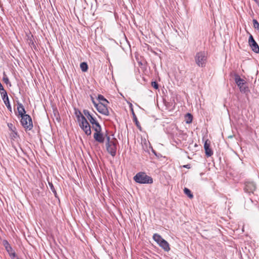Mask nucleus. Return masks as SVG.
<instances>
[{"instance_id":"1","label":"nucleus","mask_w":259,"mask_h":259,"mask_svg":"<svg viewBox=\"0 0 259 259\" xmlns=\"http://www.w3.org/2000/svg\"><path fill=\"white\" fill-rule=\"evenodd\" d=\"M134 180L136 182L139 184H152L153 183L152 178L143 172L137 173L134 176Z\"/></svg>"},{"instance_id":"2","label":"nucleus","mask_w":259,"mask_h":259,"mask_svg":"<svg viewBox=\"0 0 259 259\" xmlns=\"http://www.w3.org/2000/svg\"><path fill=\"white\" fill-rule=\"evenodd\" d=\"M234 80L241 93H246L249 92L246 81L244 79H242L238 74H235Z\"/></svg>"},{"instance_id":"3","label":"nucleus","mask_w":259,"mask_h":259,"mask_svg":"<svg viewBox=\"0 0 259 259\" xmlns=\"http://www.w3.org/2000/svg\"><path fill=\"white\" fill-rule=\"evenodd\" d=\"M207 59V54L204 51L197 53L195 56V62L200 67H203L205 66Z\"/></svg>"},{"instance_id":"4","label":"nucleus","mask_w":259,"mask_h":259,"mask_svg":"<svg viewBox=\"0 0 259 259\" xmlns=\"http://www.w3.org/2000/svg\"><path fill=\"white\" fill-rule=\"evenodd\" d=\"M153 239L164 251H168L170 250L168 243L160 235L157 233L154 234Z\"/></svg>"},{"instance_id":"5","label":"nucleus","mask_w":259,"mask_h":259,"mask_svg":"<svg viewBox=\"0 0 259 259\" xmlns=\"http://www.w3.org/2000/svg\"><path fill=\"white\" fill-rule=\"evenodd\" d=\"M21 117V123L24 128L26 130H31L33 127V124L31 117L28 114Z\"/></svg>"},{"instance_id":"6","label":"nucleus","mask_w":259,"mask_h":259,"mask_svg":"<svg viewBox=\"0 0 259 259\" xmlns=\"http://www.w3.org/2000/svg\"><path fill=\"white\" fill-rule=\"evenodd\" d=\"M82 119L83 120L77 122L78 125L86 135L91 136L92 134L91 126L86 118H83Z\"/></svg>"},{"instance_id":"7","label":"nucleus","mask_w":259,"mask_h":259,"mask_svg":"<svg viewBox=\"0 0 259 259\" xmlns=\"http://www.w3.org/2000/svg\"><path fill=\"white\" fill-rule=\"evenodd\" d=\"M96 109L99 112L104 115H109V112L107 108V104H105L103 102H101L96 105Z\"/></svg>"},{"instance_id":"8","label":"nucleus","mask_w":259,"mask_h":259,"mask_svg":"<svg viewBox=\"0 0 259 259\" xmlns=\"http://www.w3.org/2000/svg\"><path fill=\"white\" fill-rule=\"evenodd\" d=\"M117 143V141H114V142H111L106 145L107 152L113 157L115 156L116 154Z\"/></svg>"},{"instance_id":"9","label":"nucleus","mask_w":259,"mask_h":259,"mask_svg":"<svg viewBox=\"0 0 259 259\" xmlns=\"http://www.w3.org/2000/svg\"><path fill=\"white\" fill-rule=\"evenodd\" d=\"M248 44L252 50L256 53H259V47L258 44L254 39L252 35L251 34L250 35L248 39Z\"/></svg>"},{"instance_id":"10","label":"nucleus","mask_w":259,"mask_h":259,"mask_svg":"<svg viewBox=\"0 0 259 259\" xmlns=\"http://www.w3.org/2000/svg\"><path fill=\"white\" fill-rule=\"evenodd\" d=\"M244 191L248 193H253L256 189L255 185L252 182H246L245 183Z\"/></svg>"},{"instance_id":"11","label":"nucleus","mask_w":259,"mask_h":259,"mask_svg":"<svg viewBox=\"0 0 259 259\" xmlns=\"http://www.w3.org/2000/svg\"><path fill=\"white\" fill-rule=\"evenodd\" d=\"M94 138L97 142L103 143L105 138L104 137L103 134L102 133V131H99V132H97L94 134Z\"/></svg>"},{"instance_id":"12","label":"nucleus","mask_w":259,"mask_h":259,"mask_svg":"<svg viewBox=\"0 0 259 259\" xmlns=\"http://www.w3.org/2000/svg\"><path fill=\"white\" fill-rule=\"evenodd\" d=\"M83 113L91 124L94 123L97 120L96 118L93 117L88 110H83Z\"/></svg>"},{"instance_id":"13","label":"nucleus","mask_w":259,"mask_h":259,"mask_svg":"<svg viewBox=\"0 0 259 259\" xmlns=\"http://www.w3.org/2000/svg\"><path fill=\"white\" fill-rule=\"evenodd\" d=\"M74 114L76 117L77 122L83 120L82 118H85L84 116L81 113V111L78 109H74Z\"/></svg>"},{"instance_id":"14","label":"nucleus","mask_w":259,"mask_h":259,"mask_svg":"<svg viewBox=\"0 0 259 259\" xmlns=\"http://www.w3.org/2000/svg\"><path fill=\"white\" fill-rule=\"evenodd\" d=\"M17 110H18L19 114L21 116L26 115L25 114L26 111L25 110L24 107L21 103H18Z\"/></svg>"},{"instance_id":"15","label":"nucleus","mask_w":259,"mask_h":259,"mask_svg":"<svg viewBox=\"0 0 259 259\" xmlns=\"http://www.w3.org/2000/svg\"><path fill=\"white\" fill-rule=\"evenodd\" d=\"M3 244L5 247L6 250L8 252L9 254L13 252V248L11 246L10 244L9 243V242L5 240L3 241Z\"/></svg>"},{"instance_id":"16","label":"nucleus","mask_w":259,"mask_h":259,"mask_svg":"<svg viewBox=\"0 0 259 259\" xmlns=\"http://www.w3.org/2000/svg\"><path fill=\"white\" fill-rule=\"evenodd\" d=\"M93 128L95 130V132L102 131V128L99 123L96 120L94 123H93Z\"/></svg>"},{"instance_id":"17","label":"nucleus","mask_w":259,"mask_h":259,"mask_svg":"<svg viewBox=\"0 0 259 259\" xmlns=\"http://www.w3.org/2000/svg\"><path fill=\"white\" fill-rule=\"evenodd\" d=\"M3 100L4 101V102L6 105V107H7V108L8 109V110L12 112V107L9 102V97L3 99Z\"/></svg>"},{"instance_id":"18","label":"nucleus","mask_w":259,"mask_h":259,"mask_svg":"<svg viewBox=\"0 0 259 259\" xmlns=\"http://www.w3.org/2000/svg\"><path fill=\"white\" fill-rule=\"evenodd\" d=\"M80 67L82 71L86 72L88 69V65L85 62H82L80 63Z\"/></svg>"},{"instance_id":"19","label":"nucleus","mask_w":259,"mask_h":259,"mask_svg":"<svg viewBox=\"0 0 259 259\" xmlns=\"http://www.w3.org/2000/svg\"><path fill=\"white\" fill-rule=\"evenodd\" d=\"M8 126L9 129L12 132H13V136L15 137V135L17 136V133L16 132V127L13 126V124L12 123H8Z\"/></svg>"},{"instance_id":"20","label":"nucleus","mask_w":259,"mask_h":259,"mask_svg":"<svg viewBox=\"0 0 259 259\" xmlns=\"http://www.w3.org/2000/svg\"><path fill=\"white\" fill-rule=\"evenodd\" d=\"M184 192L190 198H192L193 197V195L192 194L191 191L188 188H185L184 189Z\"/></svg>"},{"instance_id":"21","label":"nucleus","mask_w":259,"mask_h":259,"mask_svg":"<svg viewBox=\"0 0 259 259\" xmlns=\"http://www.w3.org/2000/svg\"><path fill=\"white\" fill-rule=\"evenodd\" d=\"M98 100L99 101L100 103L103 102V103H105V104H108L109 103L108 101H107V100H106L104 97V96L101 95H98Z\"/></svg>"},{"instance_id":"22","label":"nucleus","mask_w":259,"mask_h":259,"mask_svg":"<svg viewBox=\"0 0 259 259\" xmlns=\"http://www.w3.org/2000/svg\"><path fill=\"white\" fill-rule=\"evenodd\" d=\"M106 142L105 145L109 144L111 142H114V141H117V140L115 138H113L111 140L110 137L107 135H106Z\"/></svg>"},{"instance_id":"23","label":"nucleus","mask_w":259,"mask_h":259,"mask_svg":"<svg viewBox=\"0 0 259 259\" xmlns=\"http://www.w3.org/2000/svg\"><path fill=\"white\" fill-rule=\"evenodd\" d=\"M0 91H1V94L2 96V99L8 97L7 93L6 91H5L4 90L3 87V89L2 90H0Z\"/></svg>"},{"instance_id":"24","label":"nucleus","mask_w":259,"mask_h":259,"mask_svg":"<svg viewBox=\"0 0 259 259\" xmlns=\"http://www.w3.org/2000/svg\"><path fill=\"white\" fill-rule=\"evenodd\" d=\"M205 152L207 157H210L213 154V152L210 148L205 149Z\"/></svg>"},{"instance_id":"25","label":"nucleus","mask_w":259,"mask_h":259,"mask_svg":"<svg viewBox=\"0 0 259 259\" xmlns=\"http://www.w3.org/2000/svg\"><path fill=\"white\" fill-rule=\"evenodd\" d=\"M3 80L4 81V82L6 83L7 84H10V85H11V83L9 81V79L7 75L5 73H4Z\"/></svg>"},{"instance_id":"26","label":"nucleus","mask_w":259,"mask_h":259,"mask_svg":"<svg viewBox=\"0 0 259 259\" xmlns=\"http://www.w3.org/2000/svg\"><path fill=\"white\" fill-rule=\"evenodd\" d=\"M133 120L135 122L136 126L140 130H141V126L140 125V122L138 121V119L137 117H135V118H133Z\"/></svg>"},{"instance_id":"27","label":"nucleus","mask_w":259,"mask_h":259,"mask_svg":"<svg viewBox=\"0 0 259 259\" xmlns=\"http://www.w3.org/2000/svg\"><path fill=\"white\" fill-rule=\"evenodd\" d=\"M9 255L10 256L12 259H19L14 251L9 254Z\"/></svg>"},{"instance_id":"28","label":"nucleus","mask_w":259,"mask_h":259,"mask_svg":"<svg viewBox=\"0 0 259 259\" xmlns=\"http://www.w3.org/2000/svg\"><path fill=\"white\" fill-rule=\"evenodd\" d=\"M187 115L188 116V120L187 121V123H191L192 121V116L191 114L188 113Z\"/></svg>"},{"instance_id":"29","label":"nucleus","mask_w":259,"mask_h":259,"mask_svg":"<svg viewBox=\"0 0 259 259\" xmlns=\"http://www.w3.org/2000/svg\"><path fill=\"white\" fill-rule=\"evenodd\" d=\"M151 85L155 89H157L158 88V84L156 81H152Z\"/></svg>"},{"instance_id":"30","label":"nucleus","mask_w":259,"mask_h":259,"mask_svg":"<svg viewBox=\"0 0 259 259\" xmlns=\"http://www.w3.org/2000/svg\"><path fill=\"white\" fill-rule=\"evenodd\" d=\"M49 186H50V188H51V190H52L54 193H56V191H55V188H54V186H53V184H52V183H49Z\"/></svg>"},{"instance_id":"31","label":"nucleus","mask_w":259,"mask_h":259,"mask_svg":"<svg viewBox=\"0 0 259 259\" xmlns=\"http://www.w3.org/2000/svg\"><path fill=\"white\" fill-rule=\"evenodd\" d=\"M209 147H210L209 144L207 143V141H206L205 142V143H204V150L206 149L210 148Z\"/></svg>"},{"instance_id":"32","label":"nucleus","mask_w":259,"mask_h":259,"mask_svg":"<svg viewBox=\"0 0 259 259\" xmlns=\"http://www.w3.org/2000/svg\"><path fill=\"white\" fill-rule=\"evenodd\" d=\"M91 100H92V103H93L94 105L96 107V105H98V103H97L95 101L94 99V98L93 97H91Z\"/></svg>"},{"instance_id":"33","label":"nucleus","mask_w":259,"mask_h":259,"mask_svg":"<svg viewBox=\"0 0 259 259\" xmlns=\"http://www.w3.org/2000/svg\"><path fill=\"white\" fill-rule=\"evenodd\" d=\"M132 114H133V118H135V117H136V115L135 114L133 109H132Z\"/></svg>"},{"instance_id":"34","label":"nucleus","mask_w":259,"mask_h":259,"mask_svg":"<svg viewBox=\"0 0 259 259\" xmlns=\"http://www.w3.org/2000/svg\"><path fill=\"white\" fill-rule=\"evenodd\" d=\"M184 166L186 167H188V165Z\"/></svg>"}]
</instances>
